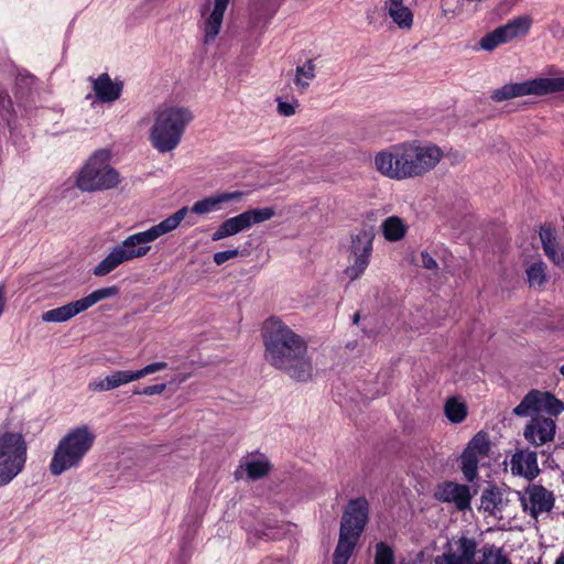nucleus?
Listing matches in <instances>:
<instances>
[{"label":"nucleus","mask_w":564,"mask_h":564,"mask_svg":"<svg viewBox=\"0 0 564 564\" xmlns=\"http://www.w3.org/2000/svg\"><path fill=\"white\" fill-rule=\"evenodd\" d=\"M264 359L273 368L305 382L312 378V361L305 339L279 317L267 318L261 328Z\"/></svg>","instance_id":"1"},{"label":"nucleus","mask_w":564,"mask_h":564,"mask_svg":"<svg viewBox=\"0 0 564 564\" xmlns=\"http://www.w3.org/2000/svg\"><path fill=\"white\" fill-rule=\"evenodd\" d=\"M443 151L435 144L402 143L375 156L377 171L391 180L414 178L432 171L442 160Z\"/></svg>","instance_id":"2"},{"label":"nucleus","mask_w":564,"mask_h":564,"mask_svg":"<svg viewBox=\"0 0 564 564\" xmlns=\"http://www.w3.org/2000/svg\"><path fill=\"white\" fill-rule=\"evenodd\" d=\"M188 213V207H182L148 230L127 237L116 245L111 251L94 269L95 276H105L116 270L123 262L144 257L151 249L150 242L176 229Z\"/></svg>","instance_id":"3"},{"label":"nucleus","mask_w":564,"mask_h":564,"mask_svg":"<svg viewBox=\"0 0 564 564\" xmlns=\"http://www.w3.org/2000/svg\"><path fill=\"white\" fill-rule=\"evenodd\" d=\"M369 520V502L361 496L350 499L340 519L333 564H347Z\"/></svg>","instance_id":"4"},{"label":"nucleus","mask_w":564,"mask_h":564,"mask_svg":"<svg viewBox=\"0 0 564 564\" xmlns=\"http://www.w3.org/2000/svg\"><path fill=\"white\" fill-rule=\"evenodd\" d=\"M95 440V433L86 424L69 430L54 449L50 473L59 476L66 470L77 468L91 449Z\"/></svg>","instance_id":"5"},{"label":"nucleus","mask_w":564,"mask_h":564,"mask_svg":"<svg viewBox=\"0 0 564 564\" xmlns=\"http://www.w3.org/2000/svg\"><path fill=\"white\" fill-rule=\"evenodd\" d=\"M193 113L183 107H167L155 112L150 141L160 153L173 151L180 144Z\"/></svg>","instance_id":"6"},{"label":"nucleus","mask_w":564,"mask_h":564,"mask_svg":"<svg viewBox=\"0 0 564 564\" xmlns=\"http://www.w3.org/2000/svg\"><path fill=\"white\" fill-rule=\"evenodd\" d=\"M28 443L21 432L0 426V487L10 484L25 467Z\"/></svg>","instance_id":"7"},{"label":"nucleus","mask_w":564,"mask_h":564,"mask_svg":"<svg viewBox=\"0 0 564 564\" xmlns=\"http://www.w3.org/2000/svg\"><path fill=\"white\" fill-rule=\"evenodd\" d=\"M110 153L106 150L96 151L82 167L76 186L83 192L107 191L118 186L120 175L110 164Z\"/></svg>","instance_id":"8"},{"label":"nucleus","mask_w":564,"mask_h":564,"mask_svg":"<svg viewBox=\"0 0 564 564\" xmlns=\"http://www.w3.org/2000/svg\"><path fill=\"white\" fill-rule=\"evenodd\" d=\"M564 91V77H541L523 83L506 84L491 96L495 101H505L528 95L544 96Z\"/></svg>","instance_id":"9"},{"label":"nucleus","mask_w":564,"mask_h":564,"mask_svg":"<svg viewBox=\"0 0 564 564\" xmlns=\"http://www.w3.org/2000/svg\"><path fill=\"white\" fill-rule=\"evenodd\" d=\"M375 236L372 226H364L351 235L350 252L354 256V262L344 271L350 281L359 279L369 265Z\"/></svg>","instance_id":"10"},{"label":"nucleus","mask_w":564,"mask_h":564,"mask_svg":"<svg viewBox=\"0 0 564 564\" xmlns=\"http://www.w3.org/2000/svg\"><path fill=\"white\" fill-rule=\"evenodd\" d=\"M514 491L490 485L481 491L480 509L499 520L516 517L517 497Z\"/></svg>","instance_id":"11"},{"label":"nucleus","mask_w":564,"mask_h":564,"mask_svg":"<svg viewBox=\"0 0 564 564\" xmlns=\"http://www.w3.org/2000/svg\"><path fill=\"white\" fill-rule=\"evenodd\" d=\"M522 510L538 521L539 516L550 512L555 502L554 494L542 485L531 484L523 491H514Z\"/></svg>","instance_id":"12"},{"label":"nucleus","mask_w":564,"mask_h":564,"mask_svg":"<svg viewBox=\"0 0 564 564\" xmlns=\"http://www.w3.org/2000/svg\"><path fill=\"white\" fill-rule=\"evenodd\" d=\"M477 542L462 535L444 545V552L434 558V564H476Z\"/></svg>","instance_id":"13"},{"label":"nucleus","mask_w":564,"mask_h":564,"mask_svg":"<svg viewBox=\"0 0 564 564\" xmlns=\"http://www.w3.org/2000/svg\"><path fill=\"white\" fill-rule=\"evenodd\" d=\"M490 441L485 432H478L467 444L460 455L462 471L468 481H473L478 475V463L488 457Z\"/></svg>","instance_id":"14"},{"label":"nucleus","mask_w":564,"mask_h":564,"mask_svg":"<svg viewBox=\"0 0 564 564\" xmlns=\"http://www.w3.org/2000/svg\"><path fill=\"white\" fill-rule=\"evenodd\" d=\"M564 411V403L550 392L531 390L522 401L513 409L518 416H527L530 412H547L558 415Z\"/></svg>","instance_id":"15"},{"label":"nucleus","mask_w":564,"mask_h":564,"mask_svg":"<svg viewBox=\"0 0 564 564\" xmlns=\"http://www.w3.org/2000/svg\"><path fill=\"white\" fill-rule=\"evenodd\" d=\"M555 429L553 419L536 415L527 424L523 435L528 442L540 446L554 440Z\"/></svg>","instance_id":"16"},{"label":"nucleus","mask_w":564,"mask_h":564,"mask_svg":"<svg viewBox=\"0 0 564 564\" xmlns=\"http://www.w3.org/2000/svg\"><path fill=\"white\" fill-rule=\"evenodd\" d=\"M512 475L521 476L532 481L540 475L538 455L530 449H518L510 459Z\"/></svg>","instance_id":"17"},{"label":"nucleus","mask_w":564,"mask_h":564,"mask_svg":"<svg viewBox=\"0 0 564 564\" xmlns=\"http://www.w3.org/2000/svg\"><path fill=\"white\" fill-rule=\"evenodd\" d=\"M436 498L443 502H452L460 511L470 508L471 495L466 485L446 481L440 486Z\"/></svg>","instance_id":"18"},{"label":"nucleus","mask_w":564,"mask_h":564,"mask_svg":"<svg viewBox=\"0 0 564 564\" xmlns=\"http://www.w3.org/2000/svg\"><path fill=\"white\" fill-rule=\"evenodd\" d=\"M381 11L400 30L409 31L414 23L412 10L405 6L404 0H382Z\"/></svg>","instance_id":"19"},{"label":"nucleus","mask_w":564,"mask_h":564,"mask_svg":"<svg viewBox=\"0 0 564 564\" xmlns=\"http://www.w3.org/2000/svg\"><path fill=\"white\" fill-rule=\"evenodd\" d=\"M96 98L106 104L118 100L123 89V83L113 82L107 73L100 74L97 78L89 77Z\"/></svg>","instance_id":"20"},{"label":"nucleus","mask_w":564,"mask_h":564,"mask_svg":"<svg viewBox=\"0 0 564 564\" xmlns=\"http://www.w3.org/2000/svg\"><path fill=\"white\" fill-rule=\"evenodd\" d=\"M230 0H215L212 12L204 20V43H213L220 32L224 14Z\"/></svg>","instance_id":"21"},{"label":"nucleus","mask_w":564,"mask_h":564,"mask_svg":"<svg viewBox=\"0 0 564 564\" xmlns=\"http://www.w3.org/2000/svg\"><path fill=\"white\" fill-rule=\"evenodd\" d=\"M539 236L545 256L555 265L562 267L564 264V253L558 248L555 227L547 223L541 225Z\"/></svg>","instance_id":"22"},{"label":"nucleus","mask_w":564,"mask_h":564,"mask_svg":"<svg viewBox=\"0 0 564 564\" xmlns=\"http://www.w3.org/2000/svg\"><path fill=\"white\" fill-rule=\"evenodd\" d=\"M242 197L243 193L239 191L220 193L217 195L206 197L202 200H197L196 203H194L191 210L192 213L197 215L208 214L212 212L219 210L221 205L225 203L239 202Z\"/></svg>","instance_id":"23"},{"label":"nucleus","mask_w":564,"mask_h":564,"mask_svg":"<svg viewBox=\"0 0 564 564\" xmlns=\"http://www.w3.org/2000/svg\"><path fill=\"white\" fill-rule=\"evenodd\" d=\"M132 370H117L105 377L104 379H94L88 383V390L91 392H104L123 384L134 381Z\"/></svg>","instance_id":"24"},{"label":"nucleus","mask_w":564,"mask_h":564,"mask_svg":"<svg viewBox=\"0 0 564 564\" xmlns=\"http://www.w3.org/2000/svg\"><path fill=\"white\" fill-rule=\"evenodd\" d=\"M85 311L83 302L79 299L44 312L42 314V321L45 323H64Z\"/></svg>","instance_id":"25"},{"label":"nucleus","mask_w":564,"mask_h":564,"mask_svg":"<svg viewBox=\"0 0 564 564\" xmlns=\"http://www.w3.org/2000/svg\"><path fill=\"white\" fill-rule=\"evenodd\" d=\"M531 23L532 21L529 17L522 15L509 21L496 30L498 34H500L502 43H507L513 39L525 35L530 30Z\"/></svg>","instance_id":"26"},{"label":"nucleus","mask_w":564,"mask_h":564,"mask_svg":"<svg viewBox=\"0 0 564 564\" xmlns=\"http://www.w3.org/2000/svg\"><path fill=\"white\" fill-rule=\"evenodd\" d=\"M246 229L247 228L242 215L239 214L223 221L216 231L212 235V240L219 241L227 237L235 236Z\"/></svg>","instance_id":"27"},{"label":"nucleus","mask_w":564,"mask_h":564,"mask_svg":"<svg viewBox=\"0 0 564 564\" xmlns=\"http://www.w3.org/2000/svg\"><path fill=\"white\" fill-rule=\"evenodd\" d=\"M382 234L388 241L401 240L408 230L406 225L398 216L388 217L381 225Z\"/></svg>","instance_id":"28"},{"label":"nucleus","mask_w":564,"mask_h":564,"mask_svg":"<svg viewBox=\"0 0 564 564\" xmlns=\"http://www.w3.org/2000/svg\"><path fill=\"white\" fill-rule=\"evenodd\" d=\"M239 468L246 470L248 478L257 480L264 478L270 473L272 466L267 458H246V460L240 464Z\"/></svg>","instance_id":"29"},{"label":"nucleus","mask_w":564,"mask_h":564,"mask_svg":"<svg viewBox=\"0 0 564 564\" xmlns=\"http://www.w3.org/2000/svg\"><path fill=\"white\" fill-rule=\"evenodd\" d=\"M480 552L481 557L476 564H512L503 550L495 544H485Z\"/></svg>","instance_id":"30"},{"label":"nucleus","mask_w":564,"mask_h":564,"mask_svg":"<svg viewBox=\"0 0 564 564\" xmlns=\"http://www.w3.org/2000/svg\"><path fill=\"white\" fill-rule=\"evenodd\" d=\"M241 215L248 229L253 225L270 220L275 216V209L273 207L254 208L246 210Z\"/></svg>","instance_id":"31"},{"label":"nucleus","mask_w":564,"mask_h":564,"mask_svg":"<svg viewBox=\"0 0 564 564\" xmlns=\"http://www.w3.org/2000/svg\"><path fill=\"white\" fill-rule=\"evenodd\" d=\"M315 78V64L313 59H307L304 65L296 66L294 84L300 89H306L310 80Z\"/></svg>","instance_id":"32"},{"label":"nucleus","mask_w":564,"mask_h":564,"mask_svg":"<svg viewBox=\"0 0 564 564\" xmlns=\"http://www.w3.org/2000/svg\"><path fill=\"white\" fill-rule=\"evenodd\" d=\"M444 412L448 421L452 423H460L467 416V408L456 398H449L444 406Z\"/></svg>","instance_id":"33"},{"label":"nucleus","mask_w":564,"mask_h":564,"mask_svg":"<svg viewBox=\"0 0 564 564\" xmlns=\"http://www.w3.org/2000/svg\"><path fill=\"white\" fill-rule=\"evenodd\" d=\"M118 293H119L118 286L112 285V286H107V288H101V289L95 290L94 292H91L90 294H88L85 297H82L80 300L83 302L85 310H88L89 307H91L93 305L98 303L99 301L116 296Z\"/></svg>","instance_id":"34"},{"label":"nucleus","mask_w":564,"mask_h":564,"mask_svg":"<svg viewBox=\"0 0 564 564\" xmlns=\"http://www.w3.org/2000/svg\"><path fill=\"white\" fill-rule=\"evenodd\" d=\"M545 269H546V265L542 261L535 262L527 269L528 281L531 286H533V285L541 286L542 284L545 283V281H546Z\"/></svg>","instance_id":"35"},{"label":"nucleus","mask_w":564,"mask_h":564,"mask_svg":"<svg viewBox=\"0 0 564 564\" xmlns=\"http://www.w3.org/2000/svg\"><path fill=\"white\" fill-rule=\"evenodd\" d=\"M394 551L386 542L376 544L375 564H394Z\"/></svg>","instance_id":"36"},{"label":"nucleus","mask_w":564,"mask_h":564,"mask_svg":"<svg viewBox=\"0 0 564 564\" xmlns=\"http://www.w3.org/2000/svg\"><path fill=\"white\" fill-rule=\"evenodd\" d=\"M503 44L500 34H498L497 30L486 34L479 42V46L485 51H492L498 45Z\"/></svg>","instance_id":"37"},{"label":"nucleus","mask_w":564,"mask_h":564,"mask_svg":"<svg viewBox=\"0 0 564 564\" xmlns=\"http://www.w3.org/2000/svg\"><path fill=\"white\" fill-rule=\"evenodd\" d=\"M278 104V112L283 117H291L296 112V108L299 107V101L294 99L293 101H285L281 97L276 99Z\"/></svg>","instance_id":"38"},{"label":"nucleus","mask_w":564,"mask_h":564,"mask_svg":"<svg viewBox=\"0 0 564 564\" xmlns=\"http://www.w3.org/2000/svg\"><path fill=\"white\" fill-rule=\"evenodd\" d=\"M166 368H167V364L164 361H158V362L150 364L140 370H134L133 371L134 379L135 380L141 379L148 375L164 370Z\"/></svg>","instance_id":"39"},{"label":"nucleus","mask_w":564,"mask_h":564,"mask_svg":"<svg viewBox=\"0 0 564 564\" xmlns=\"http://www.w3.org/2000/svg\"><path fill=\"white\" fill-rule=\"evenodd\" d=\"M240 254L238 249H230L225 251H218L214 253L213 260L217 265H221L230 259L237 258Z\"/></svg>","instance_id":"40"},{"label":"nucleus","mask_w":564,"mask_h":564,"mask_svg":"<svg viewBox=\"0 0 564 564\" xmlns=\"http://www.w3.org/2000/svg\"><path fill=\"white\" fill-rule=\"evenodd\" d=\"M282 2L283 0H265L262 4L261 11L268 19H271L278 12Z\"/></svg>","instance_id":"41"},{"label":"nucleus","mask_w":564,"mask_h":564,"mask_svg":"<svg viewBox=\"0 0 564 564\" xmlns=\"http://www.w3.org/2000/svg\"><path fill=\"white\" fill-rule=\"evenodd\" d=\"M165 389H166V384L160 383V384L148 386L141 390H134L133 393L142 394V395H154V394H161L162 392L165 391Z\"/></svg>","instance_id":"42"},{"label":"nucleus","mask_w":564,"mask_h":564,"mask_svg":"<svg viewBox=\"0 0 564 564\" xmlns=\"http://www.w3.org/2000/svg\"><path fill=\"white\" fill-rule=\"evenodd\" d=\"M422 267L429 270H436L438 268L436 260L426 251L421 253Z\"/></svg>","instance_id":"43"},{"label":"nucleus","mask_w":564,"mask_h":564,"mask_svg":"<svg viewBox=\"0 0 564 564\" xmlns=\"http://www.w3.org/2000/svg\"><path fill=\"white\" fill-rule=\"evenodd\" d=\"M35 83V78L32 76V75H29V74H22L20 73L18 76H17V86L19 88H22V87H31L33 84Z\"/></svg>","instance_id":"44"},{"label":"nucleus","mask_w":564,"mask_h":564,"mask_svg":"<svg viewBox=\"0 0 564 564\" xmlns=\"http://www.w3.org/2000/svg\"><path fill=\"white\" fill-rule=\"evenodd\" d=\"M0 107L3 110L11 111L12 110V101L9 94L4 90L0 91Z\"/></svg>","instance_id":"45"},{"label":"nucleus","mask_w":564,"mask_h":564,"mask_svg":"<svg viewBox=\"0 0 564 564\" xmlns=\"http://www.w3.org/2000/svg\"><path fill=\"white\" fill-rule=\"evenodd\" d=\"M6 307V292L4 285H0V316L2 315Z\"/></svg>","instance_id":"46"},{"label":"nucleus","mask_w":564,"mask_h":564,"mask_svg":"<svg viewBox=\"0 0 564 564\" xmlns=\"http://www.w3.org/2000/svg\"><path fill=\"white\" fill-rule=\"evenodd\" d=\"M554 564H564V553H561V554L556 557V560H555Z\"/></svg>","instance_id":"47"},{"label":"nucleus","mask_w":564,"mask_h":564,"mask_svg":"<svg viewBox=\"0 0 564 564\" xmlns=\"http://www.w3.org/2000/svg\"><path fill=\"white\" fill-rule=\"evenodd\" d=\"M359 319H360V314L359 313H355L354 314V319H352L354 324H357L359 322Z\"/></svg>","instance_id":"48"},{"label":"nucleus","mask_w":564,"mask_h":564,"mask_svg":"<svg viewBox=\"0 0 564 564\" xmlns=\"http://www.w3.org/2000/svg\"><path fill=\"white\" fill-rule=\"evenodd\" d=\"M238 471H239V470L235 471V475H236V478H237V479H239Z\"/></svg>","instance_id":"49"}]
</instances>
